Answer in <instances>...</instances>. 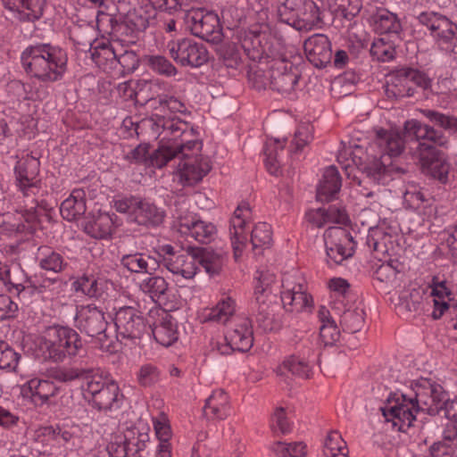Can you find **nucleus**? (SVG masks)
<instances>
[{
  "mask_svg": "<svg viewBox=\"0 0 457 457\" xmlns=\"http://www.w3.org/2000/svg\"><path fill=\"white\" fill-rule=\"evenodd\" d=\"M151 122L152 129L162 140H167L161 148L170 152L171 162L179 161L177 169L180 180L188 186L202 180L211 170V164L201 155L203 143L196 137L195 129L176 116H156Z\"/></svg>",
  "mask_w": 457,
  "mask_h": 457,
  "instance_id": "obj_1",
  "label": "nucleus"
},
{
  "mask_svg": "<svg viewBox=\"0 0 457 457\" xmlns=\"http://www.w3.org/2000/svg\"><path fill=\"white\" fill-rule=\"evenodd\" d=\"M413 396L403 394L390 395L384 406L380 407L383 416L394 426L401 428L411 427L419 412L431 416L440 414L441 406L446 396L443 387L430 378H420L412 385Z\"/></svg>",
  "mask_w": 457,
  "mask_h": 457,
  "instance_id": "obj_2",
  "label": "nucleus"
},
{
  "mask_svg": "<svg viewBox=\"0 0 457 457\" xmlns=\"http://www.w3.org/2000/svg\"><path fill=\"white\" fill-rule=\"evenodd\" d=\"M403 129L406 136L411 138L409 150L420 163L422 172L440 184H447L451 164L445 154L437 148L446 145L448 140L445 134L417 120L405 121Z\"/></svg>",
  "mask_w": 457,
  "mask_h": 457,
  "instance_id": "obj_3",
  "label": "nucleus"
},
{
  "mask_svg": "<svg viewBox=\"0 0 457 457\" xmlns=\"http://www.w3.org/2000/svg\"><path fill=\"white\" fill-rule=\"evenodd\" d=\"M21 61L28 75L44 83L61 80L67 71L66 52L51 44L37 43L27 46L21 53Z\"/></svg>",
  "mask_w": 457,
  "mask_h": 457,
  "instance_id": "obj_4",
  "label": "nucleus"
},
{
  "mask_svg": "<svg viewBox=\"0 0 457 457\" xmlns=\"http://www.w3.org/2000/svg\"><path fill=\"white\" fill-rule=\"evenodd\" d=\"M85 398L100 411H112L120 408L123 395L118 384L104 377L99 369H94L82 386Z\"/></svg>",
  "mask_w": 457,
  "mask_h": 457,
  "instance_id": "obj_5",
  "label": "nucleus"
},
{
  "mask_svg": "<svg viewBox=\"0 0 457 457\" xmlns=\"http://www.w3.org/2000/svg\"><path fill=\"white\" fill-rule=\"evenodd\" d=\"M361 154H362V149L358 145H355L354 150L351 146L344 147L338 152L337 162L348 176L353 166H356L374 183L387 184L390 181L392 165L379 161L376 155L367 152L364 156H361Z\"/></svg>",
  "mask_w": 457,
  "mask_h": 457,
  "instance_id": "obj_6",
  "label": "nucleus"
},
{
  "mask_svg": "<svg viewBox=\"0 0 457 457\" xmlns=\"http://www.w3.org/2000/svg\"><path fill=\"white\" fill-rule=\"evenodd\" d=\"M82 348L83 343L78 332L63 326L49 328L42 343L46 357L54 362H62L66 358L78 355Z\"/></svg>",
  "mask_w": 457,
  "mask_h": 457,
  "instance_id": "obj_7",
  "label": "nucleus"
},
{
  "mask_svg": "<svg viewBox=\"0 0 457 457\" xmlns=\"http://www.w3.org/2000/svg\"><path fill=\"white\" fill-rule=\"evenodd\" d=\"M113 206L117 212L127 213L130 221L146 228L159 227L165 218L162 209L135 196L116 199Z\"/></svg>",
  "mask_w": 457,
  "mask_h": 457,
  "instance_id": "obj_8",
  "label": "nucleus"
},
{
  "mask_svg": "<svg viewBox=\"0 0 457 457\" xmlns=\"http://www.w3.org/2000/svg\"><path fill=\"white\" fill-rule=\"evenodd\" d=\"M185 201L176 205L173 217L174 228L187 237L202 244L214 240L217 228L212 222L201 220L196 214L188 212Z\"/></svg>",
  "mask_w": 457,
  "mask_h": 457,
  "instance_id": "obj_9",
  "label": "nucleus"
},
{
  "mask_svg": "<svg viewBox=\"0 0 457 457\" xmlns=\"http://www.w3.org/2000/svg\"><path fill=\"white\" fill-rule=\"evenodd\" d=\"M405 148V141L400 132L380 129L377 130L373 143L367 151L376 155L379 161L392 165L393 169L390 172V180H392L393 173L405 172L404 169L395 165L392 162L393 158L401 156Z\"/></svg>",
  "mask_w": 457,
  "mask_h": 457,
  "instance_id": "obj_10",
  "label": "nucleus"
},
{
  "mask_svg": "<svg viewBox=\"0 0 457 457\" xmlns=\"http://www.w3.org/2000/svg\"><path fill=\"white\" fill-rule=\"evenodd\" d=\"M75 322L80 332L97 338L101 349H110L112 340L107 333L108 323L102 310L93 304L81 306L77 312Z\"/></svg>",
  "mask_w": 457,
  "mask_h": 457,
  "instance_id": "obj_11",
  "label": "nucleus"
},
{
  "mask_svg": "<svg viewBox=\"0 0 457 457\" xmlns=\"http://www.w3.org/2000/svg\"><path fill=\"white\" fill-rule=\"evenodd\" d=\"M40 162L37 158L27 154L16 162L14 167L15 182L19 190L25 197L37 195L41 189V180L38 179ZM29 212H34L37 206V201L31 198Z\"/></svg>",
  "mask_w": 457,
  "mask_h": 457,
  "instance_id": "obj_12",
  "label": "nucleus"
},
{
  "mask_svg": "<svg viewBox=\"0 0 457 457\" xmlns=\"http://www.w3.org/2000/svg\"><path fill=\"white\" fill-rule=\"evenodd\" d=\"M281 302L287 312H311L312 297L306 292L304 279L295 274H286L281 280Z\"/></svg>",
  "mask_w": 457,
  "mask_h": 457,
  "instance_id": "obj_13",
  "label": "nucleus"
},
{
  "mask_svg": "<svg viewBox=\"0 0 457 457\" xmlns=\"http://www.w3.org/2000/svg\"><path fill=\"white\" fill-rule=\"evenodd\" d=\"M327 262L341 264L354 253L356 242L352 234L342 227H329L324 233Z\"/></svg>",
  "mask_w": 457,
  "mask_h": 457,
  "instance_id": "obj_14",
  "label": "nucleus"
},
{
  "mask_svg": "<svg viewBox=\"0 0 457 457\" xmlns=\"http://www.w3.org/2000/svg\"><path fill=\"white\" fill-rule=\"evenodd\" d=\"M148 442L146 431L130 428L114 436L107 445V451L112 457H143Z\"/></svg>",
  "mask_w": 457,
  "mask_h": 457,
  "instance_id": "obj_15",
  "label": "nucleus"
},
{
  "mask_svg": "<svg viewBox=\"0 0 457 457\" xmlns=\"http://www.w3.org/2000/svg\"><path fill=\"white\" fill-rule=\"evenodd\" d=\"M170 57L181 66L198 68L209 60L206 47L190 38L171 40L167 44Z\"/></svg>",
  "mask_w": 457,
  "mask_h": 457,
  "instance_id": "obj_16",
  "label": "nucleus"
},
{
  "mask_svg": "<svg viewBox=\"0 0 457 457\" xmlns=\"http://www.w3.org/2000/svg\"><path fill=\"white\" fill-rule=\"evenodd\" d=\"M113 320L117 338L135 342L140 339L147 329L142 312L133 306H122L117 309Z\"/></svg>",
  "mask_w": 457,
  "mask_h": 457,
  "instance_id": "obj_17",
  "label": "nucleus"
},
{
  "mask_svg": "<svg viewBox=\"0 0 457 457\" xmlns=\"http://www.w3.org/2000/svg\"><path fill=\"white\" fill-rule=\"evenodd\" d=\"M188 22L193 35L212 44L222 41L223 33L220 18L212 11L195 10L189 13Z\"/></svg>",
  "mask_w": 457,
  "mask_h": 457,
  "instance_id": "obj_18",
  "label": "nucleus"
},
{
  "mask_svg": "<svg viewBox=\"0 0 457 457\" xmlns=\"http://www.w3.org/2000/svg\"><path fill=\"white\" fill-rule=\"evenodd\" d=\"M417 19L429 30L430 36L441 49L449 47L450 42L456 38L457 24L446 16L435 12H423Z\"/></svg>",
  "mask_w": 457,
  "mask_h": 457,
  "instance_id": "obj_19",
  "label": "nucleus"
},
{
  "mask_svg": "<svg viewBox=\"0 0 457 457\" xmlns=\"http://www.w3.org/2000/svg\"><path fill=\"white\" fill-rule=\"evenodd\" d=\"M270 85L280 94L294 92L300 79L299 70L287 60L275 61L269 71Z\"/></svg>",
  "mask_w": 457,
  "mask_h": 457,
  "instance_id": "obj_20",
  "label": "nucleus"
},
{
  "mask_svg": "<svg viewBox=\"0 0 457 457\" xmlns=\"http://www.w3.org/2000/svg\"><path fill=\"white\" fill-rule=\"evenodd\" d=\"M150 145L141 143L135 148L129 150L124 154V160L131 164L152 166L154 168L162 169L170 161V152L166 148H158L152 153L149 152Z\"/></svg>",
  "mask_w": 457,
  "mask_h": 457,
  "instance_id": "obj_21",
  "label": "nucleus"
},
{
  "mask_svg": "<svg viewBox=\"0 0 457 457\" xmlns=\"http://www.w3.org/2000/svg\"><path fill=\"white\" fill-rule=\"evenodd\" d=\"M102 20H105L110 25V33L113 34H132L134 32L145 30L149 21L142 9L129 10L119 21L116 18L109 14H104Z\"/></svg>",
  "mask_w": 457,
  "mask_h": 457,
  "instance_id": "obj_22",
  "label": "nucleus"
},
{
  "mask_svg": "<svg viewBox=\"0 0 457 457\" xmlns=\"http://www.w3.org/2000/svg\"><path fill=\"white\" fill-rule=\"evenodd\" d=\"M250 207L247 203L240 204L235 210L229 221V235L235 258L241 256L247 237L245 234L246 220L250 218Z\"/></svg>",
  "mask_w": 457,
  "mask_h": 457,
  "instance_id": "obj_23",
  "label": "nucleus"
},
{
  "mask_svg": "<svg viewBox=\"0 0 457 457\" xmlns=\"http://www.w3.org/2000/svg\"><path fill=\"white\" fill-rule=\"evenodd\" d=\"M428 287L434 306L431 316L434 320H438L450 309V302L453 295L451 283L439 276H434Z\"/></svg>",
  "mask_w": 457,
  "mask_h": 457,
  "instance_id": "obj_24",
  "label": "nucleus"
},
{
  "mask_svg": "<svg viewBox=\"0 0 457 457\" xmlns=\"http://www.w3.org/2000/svg\"><path fill=\"white\" fill-rule=\"evenodd\" d=\"M303 48L308 60L315 67L324 68L331 62V44L324 34H314L308 37L304 41Z\"/></svg>",
  "mask_w": 457,
  "mask_h": 457,
  "instance_id": "obj_25",
  "label": "nucleus"
},
{
  "mask_svg": "<svg viewBox=\"0 0 457 457\" xmlns=\"http://www.w3.org/2000/svg\"><path fill=\"white\" fill-rule=\"evenodd\" d=\"M4 7L21 22H34L44 12L46 0H1Z\"/></svg>",
  "mask_w": 457,
  "mask_h": 457,
  "instance_id": "obj_26",
  "label": "nucleus"
},
{
  "mask_svg": "<svg viewBox=\"0 0 457 457\" xmlns=\"http://www.w3.org/2000/svg\"><path fill=\"white\" fill-rule=\"evenodd\" d=\"M195 247H189L186 252L179 253L178 257L164 259V266L174 275L183 278H193L198 270Z\"/></svg>",
  "mask_w": 457,
  "mask_h": 457,
  "instance_id": "obj_27",
  "label": "nucleus"
},
{
  "mask_svg": "<svg viewBox=\"0 0 457 457\" xmlns=\"http://www.w3.org/2000/svg\"><path fill=\"white\" fill-rule=\"evenodd\" d=\"M232 345L238 352H247L253 345L252 320L246 317L238 318L234 328L226 334Z\"/></svg>",
  "mask_w": 457,
  "mask_h": 457,
  "instance_id": "obj_28",
  "label": "nucleus"
},
{
  "mask_svg": "<svg viewBox=\"0 0 457 457\" xmlns=\"http://www.w3.org/2000/svg\"><path fill=\"white\" fill-rule=\"evenodd\" d=\"M307 221L317 228H321L328 223L345 224L348 216L345 208L330 205L328 209L318 208L306 212Z\"/></svg>",
  "mask_w": 457,
  "mask_h": 457,
  "instance_id": "obj_29",
  "label": "nucleus"
},
{
  "mask_svg": "<svg viewBox=\"0 0 457 457\" xmlns=\"http://www.w3.org/2000/svg\"><path fill=\"white\" fill-rule=\"evenodd\" d=\"M150 328L156 342L163 346H170L178 339L177 322L164 311H162L159 319Z\"/></svg>",
  "mask_w": 457,
  "mask_h": 457,
  "instance_id": "obj_30",
  "label": "nucleus"
},
{
  "mask_svg": "<svg viewBox=\"0 0 457 457\" xmlns=\"http://www.w3.org/2000/svg\"><path fill=\"white\" fill-rule=\"evenodd\" d=\"M372 26L374 30L386 35L389 38H400L403 31L402 23L394 12L386 9H381L372 16Z\"/></svg>",
  "mask_w": 457,
  "mask_h": 457,
  "instance_id": "obj_31",
  "label": "nucleus"
},
{
  "mask_svg": "<svg viewBox=\"0 0 457 457\" xmlns=\"http://www.w3.org/2000/svg\"><path fill=\"white\" fill-rule=\"evenodd\" d=\"M303 355H305V353H303ZM276 373L286 382L289 378V374L299 378L307 379L311 377L312 368L305 360V356L301 357L292 354L285 358L277 367Z\"/></svg>",
  "mask_w": 457,
  "mask_h": 457,
  "instance_id": "obj_32",
  "label": "nucleus"
},
{
  "mask_svg": "<svg viewBox=\"0 0 457 457\" xmlns=\"http://www.w3.org/2000/svg\"><path fill=\"white\" fill-rule=\"evenodd\" d=\"M230 413V404L227 393L218 389L206 399L204 415L209 420H225Z\"/></svg>",
  "mask_w": 457,
  "mask_h": 457,
  "instance_id": "obj_33",
  "label": "nucleus"
},
{
  "mask_svg": "<svg viewBox=\"0 0 457 457\" xmlns=\"http://www.w3.org/2000/svg\"><path fill=\"white\" fill-rule=\"evenodd\" d=\"M117 216L112 213H99L84 224V231L96 239L109 238L114 229Z\"/></svg>",
  "mask_w": 457,
  "mask_h": 457,
  "instance_id": "obj_34",
  "label": "nucleus"
},
{
  "mask_svg": "<svg viewBox=\"0 0 457 457\" xmlns=\"http://www.w3.org/2000/svg\"><path fill=\"white\" fill-rule=\"evenodd\" d=\"M341 188V177L335 166L328 167L323 173L322 179L317 187V200L329 202Z\"/></svg>",
  "mask_w": 457,
  "mask_h": 457,
  "instance_id": "obj_35",
  "label": "nucleus"
},
{
  "mask_svg": "<svg viewBox=\"0 0 457 457\" xmlns=\"http://www.w3.org/2000/svg\"><path fill=\"white\" fill-rule=\"evenodd\" d=\"M386 96L391 99H399L413 96L414 89L410 85L406 68L400 69L390 75L385 87Z\"/></svg>",
  "mask_w": 457,
  "mask_h": 457,
  "instance_id": "obj_36",
  "label": "nucleus"
},
{
  "mask_svg": "<svg viewBox=\"0 0 457 457\" xmlns=\"http://www.w3.org/2000/svg\"><path fill=\"white\" fill-rule=\"evenodd\" d=\"M23 390L36 404L43 405L56 395L58 387L50 380L35 378L27 382Z\"/></svg>",
  "mask_w": 457,
  "mask_h": 457,
  "instance_id": "obj_37",
  "label": "nucleus"
},
{
  "mask_svg": "<svg viewBox=\"0 0 457 457\" xmlns=\"http://www.w3.org/2000/svg\"><path fill=\"white\" fill-rule=\"evenodd\" d=\"M86 211V193L80 188L74 189L60 207L61 215L69 221L79 219Z\"/></svg>",
  "mask_w": 457,
  "mask_h": 457,
  "instance_id": "obj_38",
  "label": "nucleus"
},
{
  "mask_svg": "<svg viewBox=\"0 0 457 457\" xmlns=\"http://www.w3.org/2000/svg\"><path fill=\"white\" fill-rule=\"evenodd\" d=\"M302 4L297 9L295 29L297 30H312L321 22L320 9L312 0H301Z\"/></svg>",
  "mask_w": 457,
  "mask_h": 457,
  "instance_id": "obj_39",
  "label": "nucleus"
},
{
  "mask_svg": "<svg viewBox=\"0 0 457 457\" xmlns=\"http://www.w3.org/2000/svg\"><path fill=\"white\" fill-rule=\"evenodd\" d=\"M36 262L42 270L54 273H61L68 267V262L63 256L47 245L37 248Z\"/></svg>",
  "mask_w": 457,
  "mask_h": 457,
  "instance_id": "obj_40",
  "label": "nucleus"
},
{
  "mask_svg": "<svg viewBox=\"0 0 457 457\" xmlns=\"http://www.w3.org/2000/svg\"><path fill=\"white\" fill-rule=\"evenodd\" d=\"M120 263L130 272L136 273L151 274L159 267L155 258L143 253L125 254L121 257Z\"/></svg>",
  "mask_w": 457,
  "mask_h": 457,
  "instance_id": "obj_41",
  "label": "nucleus"
},
{
  "mask_svg": "<svg viewBox=\"0 0 457 457\" xmlns=\"http://www.w3.org/2000/svg\"><path fill=\"white\" fill-rule=\"evenodd\" d=\"M254 299L255 301H275L276 294L273 287L276 285V275L269 270H258L254 276Z\"/></svg>",
  "mask_w": 457,
  "mask_h": 457,
  "instance_id": "obj_42",
  "label": "nucleus"
},
{
  "mask_svg": "<svg viewBox=\"0 0 457 457\" xmlns=\"http://www.w3.org/2000/svg\"><path fill=\"white\" fill-rule=\"evenodd\" d=\"M195 253L197 255V267L202 266L211 276L220 273L224 264V255L221 253L208 248L196 247H195Z\"/></svg>",
  "mask_w": 457,
  "mask_h": 457,
  "instance_id": "obj_43",
  "label": "nucleus"
},
{
  "mask_svg": "<svg viewBox=\"0 0 457 457\" xmlns=\"http://www.w3.org/2000/svg\"><path fill=\"white\" fill-rule=\"evenodd\" d=\"M424 290L422 288H410L403 290L399 296L397 310L399 312L413 313L421 309Z\"/></svg>",
  "mask_w": 457,
  "mask_h": 457,
  "instance_id": "obj_44",
  "label": "nucleus"
},
{
  "mask_svg": "<svg viewBox=\"0 0 457 457\" xmlns=\"http://www.w3.org/2000/svg\"><path fill=\"white\" fill-rule=\"evenodd\" d=\"M403 267L397 260H390L376 269L374 278L382 283L396 287L400 281L399 276L402 275Z\"/></svg>",
  "mask_w": 457,
  "mask_h": 457,
  "instance_id": "obj_45",
  "label": "nucleus"
},
{
  "mask_svg": "<svg viewBox=\"0 0 457 457\" xmlns=\"http://www.w3.org/2000/svg\"><path fill=\"white\" fill-rule=\"evenodd\" d=\"M104 280L93 274H84L79 278L73 287L77 292L80 291L85 295L97 298L104 292Z\"/></svg>",
  "mask_w": 457,
  "mask_h": 457,
  "instance_id": "obj_46",
  "label": "nucleus"
},
{
  "mask_svg": "<svg viewBox=\"0 0 457 457\" xmlns=\"http://www.w3.org/2000/svg\"><path fill=\"white\" fill-rule=\"evenodd\" d=\"M236 302L230 296H225L212 308L207 313L205 320L226 324L227 321L235 314Z\"/></svg>",
  "mask_w": 457,
  "mask_h": 457,
  "instance_id": "obj_47",
  "label": "nucleus"
},
{
  "mask_svg": "<svg viewBox=\"0 0 457 457\" xmlns=\"http://www.w3.org/2000/svg\"><path fill=\"white\" fill-rule=\"evenodd\" d=\"M274 301L254 300V317L257 326L264 332L271 331L274 329L273 324V309L272 303Z\"/></svg>",
  "mask_w": 457,
  "mask_h": 457,
  "instance_id": "obj_48",
  "label": "nucleus"
},
{
  "mask_svg": "<svg viewBox=\"0 0 457 457\" xmlns=\"http://www.w3.org/2000/svg\"><path fill=\"white\" fill-rule=\"evenodd\" d=\"M370 54L378 62H390L395 57V45L392 38L379 37L373 41Z\"/></svg>",
  "mask_w": 457,
  "mask_h": 457,
  "instance_id": "obj_49",
  "label": "nucleus"
},
{
  "mask_svg": "<svg viewBox=\"0 0 457 457\" xmlns=\"http://www.w3.org/2000/svg\"><path fill=\"white\" fill-rule=\"evenodd\" d=\"M284 145L278 140H270L264 148L265 165L269 172L272 175H278L281 166L279 159V151L283 152Z\"/></svg>",
  "mask_w": 457,
  "mask_h": 457,
  "instance_id": "obj_50",
  "label": "nucleus"
},
{
  "mask_svg": "<svg viewBox=\"0 0 457 457\" xmlns=\"http://www.w3.org/2000/svg\"><path fill=\"white\" fill-rule=\"evenodd\" d=\"M323 453L326 457H348L346 444L338 432L332 431L327 436Z\"/></svg>",
  "mask_w": 457,
  "mask_h": 457,
  "instance_id": "obj_51",
  "label": "nucleus"
},
{
  "mask_svg": "<svg viewBox=\"0 0 457 457\" xmlns=\"http://www.w3.org/2000/svg\"><path fill=\"white\" fill-rule=\"evenodd\" d=\"M141 290L147 294L153 301L158 302L166 294L168 284L162 277L152 276L140 284Z\"/></svg>",
  "mask_w": 457,
  "mask_h": 457,
  "instance_id": "obj_52",
  "label": "nucleus"
},
{
  "mask_svg": "<svg viewBox=\"0 0 457 457\" xmlns=\"http://www.w3.org/2000/svg\"><path fill=\"white\" fill-rule=\"evenodd\" d=\"M365 312L361 308L346 310L343 312L340 324L344 330L349 333H355L361 329L364 325Z\"/></svg>",
  "mask_w": 457,
  "mask_h": 457,
  "instance_id": "obj_53",
  "label": "nucleus"
},
{
  "mask_svg": "<svg viewBox=\"0 0 457 457\" xmlns=\"http://www.w3.org/2000/svg\"><path fill=\"white\" fill-rule=\"evenodd\" d=\"M272 241L271 227L266 222L257 223L251 231L253 250L269 247Z\"/></svg>",
  "mask_w": 457,
  "mask_h": 457,
  "instance_id": "obj_54",
  "label": "nucleus"
},
{
  "mask_svg": "<svg viewBox=\"0 0 457 457\" xmlns=\"http://www.w3.org/2000/svg\"><path fill=\"white\" fill-rule=\"evenodd\" d=\"M28 287H32L37 293H57L61 287V280L58 278H47L44 276H35L27 280Z\"/></svg>",
  "mask_w": 457,
  "mask_h": 457,
  "instance_id": "obj_55",
  "label": "nucleus"
},
{
  "mask_svg": "<svg viewBox=\"0 0 457 457\" xmlns=\"http://www.w3.org/2000/svg\"><path fill=\"white\" fill-rule=\"evenodd\" d=\"M58 444L66 445L69 444L74 445L77 440L79 439L80 427L71 421H64L59 424L58 428Z\"/></svg>",
  "mask_w": 457,
  "mask_h": 457,
  "instance_id": "obj_56",
  "label": "nucleus"
},
{
  "mask_svg": "<svg viewBox=\"0 0 457 457\" xmlns=\"http://www.w3.org/2000/svg\"><path fill=\"white\" fill-rule=\"evenodd\" d=\"M301 4V0H285L278 9L279 21L295 28L296 16L298 14L297 9H299Z\"/></svg>",
  "mask_w": 457,
  "mask_h": 457,
  "instance_id": "obj_57",
  "label": "nucleus"
},
{
  "mask_svg": "<svg viewBox=\"0 0 457 457\" xmlns=\"http://www.w3.org/2000/svg\"><path fill=\"white\" fill-rule=\"evenodd\" d=\"M147 65L154 72L166 77L175 76L176 67L162 55H151L147 58Z\"/></svg>",
  "mask_w": 457,
  "mask_h": 457,
  "instance_id": "obj_58",
  "label": "nucleus"
},
{
  "mask_svg": "<svg viewBox=\"0 0 457 457\" xmlns=\"http://www.w3.org/2000/svg\"><path fill=\"white\" fill-rule=\"evenodd\" d=\"M389 236L382 228H370L366 238V245L372 252L385 253L386 251V240Z\"/></svg>",
  "mask_w": 457,
  "mask_h": 457,
  "instance_id": "obj_59",
  "label": "nucleus"
},
{
  "mask_svg": "<svg viewBox=\"0 0 457 457\" xmlns=\"http://www.w3.org/2000/svg\"><path fill=\"white\" fill-rule=\"evenodd\" d=\"M94 369L62 368L54 372V378L60 382H71L82 378L87 382V377L91 375Z\"/></svg>",
  "mask_w": 457,
  "mask_h": 457,
  "instance_id": "obj_60",
  "label": "nucleus"
},
{
  "mask_svg": "<svg viewBox=\"0 0 457 457\" xmlns=\"http://www.w3.org/2000/svg\"><path fill=\"white\" fill-rule=\"evenodd\" d=\"M313 127L311 124H301L295 132L292 141L293 152L299 153L312 139Z\"/></svg>",
  "mask_w": 457,
  "mask_h": 457,
  "instance_id": "obj_61",
  "label": "nucleus"
},
{
  "mask_svg": "<svg viewBox=\"0 0 457 457\" xmlns=\"http://www.w3.org/2000/svg\"><path fill=\"white\" fill-rule=\"evenodd\" d=\"M270 428L277 436L286 435L291 431V425L282 407L277 408L274 411L270 420Z\"/></svg>",
  "mask_w": 457,
  "mask_h": 457,
  "instance_id": "obj_62",
  "label": "nucleus"
},
{
  "mask_svg": "<svg viewBox=\"0 0 457 457\" xmlns=\"http://www.w3.org/2000/svg\"><path fill=\"white\" fill-rule=\"evenodd\" d=\"M241 46L247 55L255 58V54L261 53V34L254 31L245 32Z\"/></svg>",
  "mask_w": 457,
  "mask_h": 457,
  "instance_id": "obj_63",
  "label": "nucleus"
},
{
  "mask_svg": "<svg viewBox=\"0 0 457 457\" xmlns=\"http://www.w3.org/2000/svg\"><path fill=\"white\" fill-rule=\"evenodd\" d=\"M438 443L442 445L441 454L446 451L447 457H450L452 448L457 445V423H446L443 432V441Z\"/></svg>",
  "mask_w": 457,
  "mask_h": 457,
  "instance_id": "obj_64",
  "label": "nucleus"
}]
</instances>
